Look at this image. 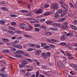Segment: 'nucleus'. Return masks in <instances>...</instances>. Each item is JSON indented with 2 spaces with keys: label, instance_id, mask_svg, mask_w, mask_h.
<instances>
[{
  "label": "nucleus",
  "instance_id": "obj_1",
  "mask_svg": "<svg viewBox=\"0 0 77 77\" xmlns=\"http://www.w3.org/2000/svg\"><path fill=\"white\" fill-rule=\"evenodd\" d=\"M68 23L64 22V23L61 26V29H65L66 30L68 29Z\"/></svg>",
  "mask_w": 77,
  "mask_h": 77
},
{
  "label": "nucleus",
  "instance_id": "obj_2",
  "mask_svg": "<svg viewBox=\"0 0 77 77\" xmlns=\"http://www.w3.org/2000/svg\"><path fill=\"white\" fill-rule=\"evenodd\" d=\"M51 8V9H58L59 8V5H58V4L57 3H56L52 5Z\"/></svg>",
  "mask_w": 77,
  "mask_h": 77
},
{
  "label": "nucleus",
  "instance_id": "obj_3",
  "mask_svg": "<svg viewBox=\"0 0 77 77\" xmlns=\"http://www.w3.org/2000/svg\"><path fill=\"white\" fill-rule=\"evenodd\" d=\"M57 65L58 66L60 69L63 68V65L62 63V61H60L58 62H57Z\"/></svg>",
  "mask_w": 77,
  "mask_h": 77
},
{
  "label": "nucleus",
  "instance_id": "obj_4",
  "mask_svg": "<svg viewBox=\"0 0 77 77\" xmlns=\"http://www.w3.org/2000/svg\"><path fill=\"white\" fill-rule=\"evenodd\" d=\"M20 27L22 29H25L26 28V25L23 23L20 24Z\"/></svg>",
  "mask_w": 77,
  "mask_h": 77
},
{
  "label": "nucleus",
  "instance_id": "obj_5",
  "mask_svg": "<svg viewBox=\"0 0 77 77\" xmlns=\"http://www.w3.org/2000/svg\"><path fill=\"white\" fill-rule=\"evenodd\" d=\"M61 6L62 8H64V9H65L66 8L68 9V5H66V4H63V5H61Z\"/></svg>",
  "mask_w": 77,
  "mask_h": 77
},
{
  "label": "nucleus",
  "instance_id": "obj_6",
  "mask_svg": "<svg viewBox=\"0 0 77 77\" xmlns=\"http://www.w3.org/2000/svg\"><path fill=\"white\" fill-rule=\"evenodd\" d=\"M54 18L55 19H57L59 18V13L58 12L55 13L54 15Z\"/></svg>",
  "mask_w": 77,
  "mask_h": 77
},
{
  "label": "nucleus",
  "instance_id": "obj_7",
  "mask_svg": "<svg viewBox=\"0 0 77 77\" xmlns=\"http://www.w3.org/2000/svg\"><path fill=\"white\" fill-rule=\"evenodd\" d=\"M60 45H62V46H65V47H68L69 46V45H66V43L64 42L60 43Z\"/></svg>",
  "mask_w": 77,
  "mask_h": 77
},
{
  "label": "nucleus",
  "instance_id": "obj_8",
  "mask_svg": "<svg viewBox=\"0 0 77 77\" xmlns=\"http://www.w3.org/2000/svg\"><path fill=\"white\" fill-rule=\"evenodd\" d=\"M2 40L3 42H4L7 43L9 41V40L8 39L6 38H3L2 39Z\"/></svg>",
  "mask_w": 77,
  "mask_h": 77
},
{
  "label": "nucleus",
  "instance_id": "obj_9",
  "mask_svg": "<svg viewBox=\"0 0 77 77\" xmlns=\"http://www.w3.org/2000/svg\"><path fill=\"white\" fill-rule=\"evenodd\" d=\"M41 55L44 59H47V56L46 54H44V53H42Z\"/></svg>",
  "mask_w": 77,
  "mask_h": 77
},
{
  "label": "nucleus",
  "instance_id": "obj_10",
  "mask_svg": "<svg viewBox=\"0 0 77 77\" xmlns=\"http://www.w3.org/2000/svg\"><path fill=\"white\" fill-rule=\"evenodd\" d=\"M68 9L66 8L64 9V10L63 11L64 15H66V14L68 13Z\"/></svg>",
  "mask_w": 77,
  "mask_h": 77
},
{
  "label": "nucleus",
  "instance_id": "obj_11",
  "mask_svg": "<svg viewBox=\"0 0 77 77\" xmlns=\"http://www.w3.org/2000/svg\"><path fill=\"white\" fill-rule=\"evenodd\" d=\"M65 20V18H63L58 19V21L59 22H63V21H64Z\"/></svg>",
  "mask_w": 77,
  "mask_h": 77
},
{
  "label": "nucleus",
  "instance_id": "obj_12",
  "mask_svg": "<svg viewBox=\"0 0 77 77\" xmlns=\"http://www.w3.org/2000/svg\"><path fill=\"white\" fill-rule=\"evenodd\" d=\"M41 53V51L39 50H38L36 51L35 55H39V54H40Z\"/></svg>",
  "mask_w": 77,
  "mask_h": 77
},
{
  "label": "nucleus",
  "instance_id": "obj_13",
  "mask_svg": "<svg viewBox=\"0 0 77 77\" xmlns=\"http://www.w3.org/2000/svg\"><path fill=\"white\" fill-rule=\"evenodd\" d=\"M2 52L5 53H9V51L8 49L3 50L2 51Z\"/></svg>",
  "mask_w": 77,
  "mask_h": 77
},
{
  "label": "nucleus",
  "instance_id": "obj_14",
  "mask_svg": "<svg viewBox=\"0 0 77 77\" xmlns=\"http://www.w3.org/2000/svg\"><path fill=\"white\" fill-rule=\"evenodd\" d=\"M42 12V11L41 9H39L37 11H35V14H41Z\"/></svg>",
  "mask_w": 77,
  "mask_h": 77
},
{
  "label": "nucleus",
  "instance_id": "obj_15",
  "mask_svg": "<svg viewBox=\"0 0 77 77\" xmlns=\"http://www.w3.org/2000/svg\"><path fill=\"white\" fill-rule=\"evenodd\" d=\"M45 34L47 36H50L52 35V33L50 32H45Z\"/></svg>",
  "mask_w": 77,
  "mask_h": 77
},
{
  "label": "nucleus",
  "instance_id": "obj_16",
  "mask_svg": "<svg viewBox=\"0 0 77 77\" xmlns=\"http://www.w3.org/2000/svg\"><path fill=\"white\" fill-rule=\"evenodd\" d=\"M22 65H27L28 63V62L26 60H23L22 62Z\"/></svg>",
  "mask_w": 77,
  "mask_h": 77
},
{
  "label": "nucleus",
  "instance_id": "obj_17",
  "mask_svg": "<svg viewBox=\"0 0 77 77\" xmlns=\"http://www.w3.org/2000/svg\"><path fill=\"white\" fill-rule=\"evenodd\" d=\"M36 44H33L32 43H29V46L30 47H34L35 46Z\"/></svg>",
  "mask_w": 77,
  "mask_h": 77
},
{
  "label": "nucleus",
  "instance_id": "obj_18",
  "mask_svg": "<svg viewBox=\"0 0 77 77\" xmlns=\"http://www.w3.org/2000/svg\"><path fill=\"white\" fill-rule=\"evenodd\" d=\"M70 26L72 29L74 30H77V28L76 27L74 26L73 25H70Z\"/></svg>",
  "mask_w": 77,
  "mask_h": 77
},
{
  "label": "nucleus",
  "instance_id": "obj_19",
  "mask_svg": "<svg viewBox=\"0 0 77 77\" xmlns=\"http://www.w3.org/2000/svg\"><path fill=\"white\" fill-rule=\"evenodd\" d=\"M10 50L12 51H16V49L14 48L10 47Z\"/></svg>",
  "mask_w": 77,
  "mask_h": 77
},
{
  "label": "nucleus",
  "instance_id": "obj_20",
  "mask_svg": "<svg viewBox=\"0 0 77 77\" xmlns=\"http://www.w3.org/2000/svg\"><path fill=\"white\" fill-rule=\"evenodd\" d=\"M0 24H1L4 25V24H5V20H2L0 21Z\"/></svg>",
  "mask_w": 77,
  "mask_h": 77
},
{
  "label": "nucleus",
  "instance_id": "obj_21",
  "mask_svg": "<svg viewBox=\"0 0 77 77\" xmlns=\"http://www.w3.org/2000/svg\"><path fill=\"white\" fill-rule=\"evenodd\" d=\"M25 60H27V61H28L29 62H33V60L31 59H26Z\"/></svg>",
  "mask_w": 77,
  "mask_h": 77
},
{
  "label": "nucleus",
  "instance_id": "obj_22",
  "mask_svg": "<svg viewBox=\"0 0 77 77\" xmlns=\"http://www.w3.org/2000/svg\"><path fill=\"white\" fill-rule=\"evenodd\" d=\"M1 9H2V10H4V11H9V10H8V9H7V8H6L5 7H1Z\"/></svg>",
  "mask_w": 77,
  "mask_h": 77
},
{
  "label": "nucleus",
  "instance_id": "obj_23",
  "mask_svg": "<svg viewBox=\"0 0 77 77\" xmlns=\"http://www.w3.org/2000/svg\"><path fill=\"white\" fill-rule=\"evenodd\" d=\"M66 38V37H65V36L63 35L61 37V41H64Z\"/></svg>",
  "mask_w": 77,
  "mask_h": 77
},
{
  "label": "nucleus",
  "instance_id": "obj_24",
  "mask_svg": "<svg viewBox=\"0 0 77 77\" xmlns=\"http://www.w3.org/2000/svg\"><path fill=\"white\" fill-rule=\"evenodd\" d=\"M48 47H49V48H54V47H55V46L53 45H50L48 46Z\"/></svg>",
  "mask_w": 77,
  "mask_h": 77
},
{
  "label": "nucleus",
  "instance_id": "obj_25",
  "mask_svg": "<svg viewBox=\"0 0 77 77\" xmlns=\"http://www.w3.org/2000/svg\"><path fill=\"white\" fill-rule=\"evenodd\" d=\"M5 70V67H4L2 68L0 70V71L1 72H4Z\"/></svg>",
  "mask_w": 77,
  "mask_h": 77
},
{
  "label": "nucleus",
  "instance_id": "obj_26",
  "mask_svg": "<svg viewBox=\"0 0 77 77\" xmlns=\"http://www.w3.org/2000/svg\"><path fill=\"white\" fill-rule=\"evenodd\" d=\"M44 6L45 8H47L49 7L50 6L49 5L46 4L44 5Z\"/></svg>",
  "mask_w": 77,
  "mask_h": 77
},
{
  "label": "nucleus",
  "instance_id": "obj_27",
  "mask_svg": "<svg viewBox=\"0 0 77 77\" xmlns=\"http://www.w3.org/2000/svg\"><path fill=\"white\" fill-rule=\"evenodd\" d=\"M20 12L22 13H27L29 11H26V10H20Z\"/></svg>",
  "mask_w": 77,
  "mask_h": 77
},
{
  "label": "nucleus",
  "instance_id": "obj_28",
  "mask_svg": "<svg viewBox=\"0 0 77 77\" xmlns=\"http://www.w3.org/2000/svg\"><path fill=\"white\" fill-rule=\"evenodd\" d=\"M58 12L59 14H63V10L62 9H59L58 10Z\"/></svg>",
  "mask_w": 77,
  "mask_h": 77
},
{
  "label": "nucleus",
  "instance_id": "obj_29",
  "mask_svg": "<svg viewBox=\"0 0 77 77\" xmlns=\"http://www.w3.org/2000/svg\"><path fill=\"white\" fill-rule=\"evenodd\" d=\"M24 36H25V37H26V38H32V37H31V36H30L29 35L27 34L24 35Z\"/></svg>",
  "mask_w": 77,
  "mask_h": 77
},
{
  "label": "nucleus",
  "instance_id": "obj_30",
  "mask_svg": "<svg viewBox=\"0 0 77 77\" xmlns=\"http://www.w3.org/2000/svg\"><path fill=\"white\" fill-rule=\"evenodd\" d=\"M62 35L63 36H65L66 35H67V33L66 32H63L62 33Z\"/></svg>",
  "mask_w": 77,
  "mask_h": 77
},
{
  "label": "nucleus",
  "instance_id": "obj_31",
  "mask_svg": "<svg viewBox=\"0 0 77 77\" xmlns=\"http://www.w3.org/2000/svg\"><path fill=\"white\" fill-rule=\"evenodd\" d=\"M19 42V41H15L14 42H12L11 44H18V43Z\"/></svg>",
  "mask_w": 77,
  "mask_h": 77
},
{
  "label": "nucleus",
  "instance_id": "obj_32",
  "mask_svg": "<svg viewBox=\"0 0 77 77\" xmlns=\"http://www.w3.org/2000/svg\"><path fill=\"white\" fill-rule=\"evenodd\" d=\"M40 28L41 29H45L46 28V26L45 25H42L40 26Z\"/></svg>",
  "mask_w": 77,
  "mask_h": 77
},
{
  "label": "nucleus",
  "instance_id": "obj_33",
  "mask_svg": "<svg viewBox=\"0 0 77 77\" xmlns=\"http://www.w3.org/2000/svg\"><path fill=\"white\" fill-rule=\"evenodd\" d=\"M10 30H15V28L12 26H10L9 27Z\"/></svg>",
  "mask_w": 77,
  "mask_h": 77
},
{
  "label": "nucleus",
  "instance_id": "obj_34",
  "mask_svg": "<svg viewBox=\"0 0 77 77\" xmlns=\"http://www.w3.org/2000/svg\"><path fill=\"white\" fill-rule=\"evenodd\" d=\"M51 54H50V52H48L46 55L47 56V57H50V56Z\"/></svg>",
  "mask_w": 77,
  "mask_h": 77
},
{
  "label": "nucleus",
  "instance_id": "obj_35",
  "mask_svg": "<svg viewBox=\"0 0 77 77\" xmlns=\"http://www.w3.org/2000/svg\"><path fill=\"white\" fill-rule=\"evenodd\" d=\"M66 53H66V54L67 56H68L69 57H70V56H71V54L68 53V52L66 51Z\"/></svg>",
  "mask_w": 77,
  "mask_h": 77
},
{
  "label": "nucleus",
  "instance_id": "obj_36",
  "mask_svg": "<svg viewBox=\"0 0 77 77\" xmlns=\"http://www.w3.org/2000/svg\"><path fill=\"white\" fill-rule=\"evenodd\" d=\"M36 77H38L39 76V71H37L36 72Z\"/></svg>",
  "mask_w": 77,
  "mask_h": 77
},
{
  "label": "nucleus",
  "instance_id": "obj_37",
  "mask_svg": "<svg viewBox=\"0 0 77 77\" xmlns=\"http://www.w3.org/2000/svg\"><path fill=\"white\" fill-rule=\"evenodd\" d=\"M23 56H26V57H28L29 56V55L27 53H24L23 54Z\"/></svg>",
  "mask_w": 77,
  "mask_h": 77
},
{
  "label": "nucleus",
  "instance_id": "obj_38",
  "mask_svg": "<svg viewBox=\"0 0 77 77\" xmlns=\"http://www.w3.org/2000/svg\"><path fill=\"white\" fill-rule=\"evenodd\" d=\"M10 17H17V15L14 14H11L10 15Z\"/></svg>",
  "mask_w": 77,
  "mask_h": 77
},
{
  "label": "nucleus",
  "instance_id": "obj_39",
  "mask_svg": "<svg viewBox=\"0 0 77 77\" xmlns=\"http://www.w3.org/2000/svg\"><path fill=\"white\" fill-rule=\"evenodd\" d=\"M50 14V12H48L44 14V15H48Z\"/></svg>",
  "mask_w": 77,
  "mask_h": 77
},
{
  "label": "nucleus",
  "instance_id": "obj_40",
  "mask_svg": "<svg viewBox=\"0 0 77 77\" xmlns=\"http://www.w3.org/2000/svg\"><path fill=\"white\" fill-rule=\"evenodd\" d=\"M35 47H36V48H40V46L39 45H35Z\"/></svg>",
  "mask_w": 77,
  "mask_h": 77
},
{
  "label": "nucleus",
  "instance_id": "obj_41",
  "mask_svg": "<svg viewBox=\"0 0 77 77\" xmlns=\"http://www.w3.org/2000/svg\"><path fill=\"white\" fill-rule=\"evenodd\" d=\"M17 48H19V49H22V48H23V47H22V46L20 45H17Z\"/></svg>",
  "mask_w": 77,
  "mask_h": 77
},
{
  "label": "nucleus",
  "instance_id": "obj_42",
  "mask_svg": "<svg viewBox=\"0 0 77 77\" xmlns=\"http://www.w3.org/2000/svg\"><path fill=\"white\" fill-rule=\"evenodd\" d=\"M11 24L12 25L15 26L16 25V23L15 22H12L11 23Z\"/></svg>",
  "mask_w": 77,
  "mask_h": 77
},
{
  "label": "nucleus",
  "instance_id": "obj_43",
  "mask_svg": "<svg viewBox=\"0 0 77 77\" xmlns=\"http://www.w3.org/2000/svg\"><path fill=\"white\" fill-rule=\"evenodd\" d=\"M14 32L10 31L9 34L10 35H14Z\"/></svg>",
  "mask_w": 77,
  "mask_h": 77
},
{
  "label": "nucleus",
  "instance_id": "obj_44",
  "mask_svg": "<svg viewBox=\"0 0 77 77\" xmlns=\"http://www.w3.org/2000/svg\"><path fill=\"white\" fill-rule=\"evenodd\" d=\"M48 48H49V47H48V46L47 45H46L43 47V48H44V49Z\"/></svg>",
  "mask_w": 77,
  "mask_h": 77
},
{
  "label": "nucleus",
  "instance_id": "obj_45",
  "mask_svg": "<svg viewBox=\"0 0 77 77\" xmlns=\"http://www.w3.org/2000/svg\"><path fill=\"white\" fill-rule=\"evenodd\" d=\"M33 48H30L29 49H28L27 50V51H33Z\"/></svg>",
  "mask_w": 77,
  "mask_h": 77
},
{
  "label": "nucleus",
  "instance_id": "obj_46",
  "mask_svg": "<svg viewBox=\"0 0 77 77\" xmlns=\"http://www.w3.org/2000/svg\"><path fill=\"white\" fill-rule=\"evenodd\" d=\"M46 24H51V23H52V22L50 21H46Z\"/></svg>",
  "mask_w": 77,
  "mask_h": 77
},
{
  "label": "nucleus",
  "instance_id": "obj_47",
  "mask_svg": "<svg viewBox=\"0 0 77 77\" xmlns=\"http://www.w3.org/2000/svg\"><path fill=\"white\" fill-rule=\"evenodd\" d=\"M0 4L1 5H4L5 4V3L3 1H2L1 2H0Z\"/></svg>",
  "mask_w": 77,
  "mask_h": 77
},
{
  "label": "nucleus",
  "instance_id": "obj_48",
  "mask_svg": "<svg viewBox=\"0 0 77 77\" xmlns=\"http://www.w3.org/2000/svg\"><path fill=\"white\" fill-rule=\"evenodd\" d=\"M19 66L20 68H22L23 67H24V66L23 64H21L19 65Z\"/></svg>",
  "mask_w": 77,
  "mask_h": 77
},
{
  "label": "nucleus",
  "instance_id": "obj_49",
  "mask_svg": "<svg viewBox=\"0 0 77 77\" xmlns=\"http://www.w3.org/2000/svg\"><path fill=\"white\" fill-rule=\"evenodd\" d=\"M71 8H74V5H73V4H72V3H70Z\"/></svg>",
  "mask_w": 77,
  "mask_h": 77
},
{
  "label": "nucleus",
  "instance_id": "obj_50",
  "mask_svg": "<svg viewBox=\"0 0 77 77\" xmlns=\"http://www.w3.org/2000/svg\"><path fill=\"white\" fill-rule=\"evenodd\" d=\"M35 32H39V28H35Z\"/></svg>",
  "mask_w": 77,
  "mask_h": 77
},
{
  "label": "nucleus",
  "instance_id": "obj_51",
  "mask_svg": "<svg viewBox=\"0 0 77 77\" xmlns=\"http://www.w3.org/2000/svg\"><path fill=\"white\" fill-rule=\"evenodd\" d=\"M21 72L22 74H24L26 72L25 71L24 69H22L21 70Z\"/></svg>",
  "mask_w": 77,
  "mask_h": 77
},
{
  "label": "nucleus",
  "instance_id": "obj_52",
  "mask_svg": "<svg viewBox=\"0 0 77 77\" xmlns=\"http://www.w3.org/2000/svg\"><path fill=\"white\" fill-rule=\"evenodd\" d=\"M45 20V19H42L40 20V22L42 23V22H43V21H44Z\"/></svg>",
  "mask_w": 77,
  "mask_h": 77
},
{
  "label": "nucleus",
  "instance_id": "obj_53",
  "mask_svg": "<svg viewBox=\"0 0 77 77\" xmlns=\"http://www.w3.org/2000/svg\"><path fill=\"white\" fill-rule=\"evenodd\" d=\"M51 41L52 42H56V40L55 39H51Z\"/></svg>",
  "mask_w": 77,
  "mask_h": 77
},
{
  "label": "nucleus",
  "instance_id": "obj_54",
  "mask_svg": "<svg viewBox=\"0 0 77 77\" xmlns=\"http://www.w3.org/2000/svg\"><path fill=\"white\" fill-rule=\"evenodd\" d=\"M14 57H16V58H19V54L15 55H14Z\"/></svg>",
  "mask_w": 77,
  "mask_h": 77
},
{
  "label": "nucleus",
  "instance_id": "obj_55",
  "mask_svg": "<svg viewBox=\"0 0 77 77\" xmlns=\"http://www.w3.org/2000/svg\"><path fill=\"white\" fill-rule=\"evenodd\" d=\"M28 68H29V69H31V70H32L33 69V67L32 66H31L30 67V66H28Z\"/></svg>",
  "mask_w": 77,
  "mask_h": 77
},
{
  "label": "nucleus",
  "instance_id": "obj_56",
  "mask_svg": "<svg viewBox=\"0 0 77 77\" xmlns=\"http://www.w3.org/2000/svg\"><path fill=\"white\" fill-rule=\"evenodd\" d=\"M53 26L54 27H57V23H54V24H53Z\"/></svg>",
  "mask_w": 77,
  "mask_h": 77
},
{
  "label": "nucleus",
  "instance_id": "obj_57",
  "mask_svg": "<svg viewBox=\"0 0 77 77\" xmlns=\"http://www.w3.org/2000/svg\"><path fill=\"white\" fill-rule=\"evenodd\" d=\"M20 50H18L16 51V53L17 54H20Z\"/></svg>",
  "mask_w": 77,
  "mask_h": 77
},
{
  "label": "nucleus",
  "instance_id": "obj_58",
  "mask_svg": "<svg viewBox=\"0 0 77 77\" xmlns=\"http://www.w3.org/2000/svg\"><path fill=\"white\" fill-rule=\"evenodd\" d=\"M24 53V52L23 51L20 50V54H22L23 55V54Z\"/></svg>",
  "mask_w": 77,
  "mask_h": 77
},
{
  "label": "nucleus",
  "instance_id": "obj_59",
  "mask_svg": "<svg viewBox=\"0 0 77 77\" xmlns=\"http://www.w3.org/2000/svg\"><path fill=\"white\" fill-rule=\"evenodd\" d=\"M69 17H72V14H71V13L70 12V13H69Z\"/></svg>",
  "mask_w": 77,
  "mask_h": 77
},
{
  "label": "nucleus",
  "instance_id": "obj_60",
  "mask_svg": "<svg viewBox=\"0 0 77 77\" xmlns=\"http://www.w3.org/2000/svg\"><path fill=\"white\" fill-rule=\"evenodd\" d=\"M7 75H8L6 73L5 74H3V77H7Z\"/></svg>",
  "mask_w": 77,
  "mask_h": 77
},
{
  "label": "nucleus",
  "instance_id": "obj_61",
  "mask_svg": "<svg viewBox=\"0 0 77 77\" xmlns=\"http://www.w3.org/2000/svg\"><path fill=\"white\" fill-rule=\"evenodd\" d=\"M69 34L70 36H72V32L70 31L69 32Z\"/></svg>",
  "mask_w": 77,
  "mask_h": 77
},
{
  "label": "nucleus",
  "instance_id": "obj_62",
  "mask_svg": "<svg viewBox=\"0 0 77 77\" xmlns=\"http://www.w3.org/2000/svg\"><path fill=\"white\" fill-rule=\"evenodd\" d=\"M26 19H27V20H32V19L30 18V17H28V18H26Z\"/></svg>",
  "mask_w": 77,
  "mask_h": 77
},
{
  "label": "nucleus",
  "instance_id": "obj_63",
  "mask_svg": "<svg viewBox=\"0 0 77 77\" xmlns=\"http://www.w3.org/2000/svg\"><path fill=\"white\" fill-rule=\"evenodd\" d=\"M61 26V24L60 23H57V27H59V26Z\"/></svg>",
  "mask_w": 77,
  "mask_h": 77
},
{
  "label": "nucleus",
  "instance_id": "obj_64",
  "mask_svg": "<svg viewBox=\"0 0 77 77\" xmlns=\"http://www.w3.org/2000/svg\"><path fill=\"white\" fill-rule=\"evenodd\" d=\"M39 77H44V75H43L40 74L39 75Z\"/></svg>",
  "mask_w": 77,
  "mask_h": 77
}]
</instances>
